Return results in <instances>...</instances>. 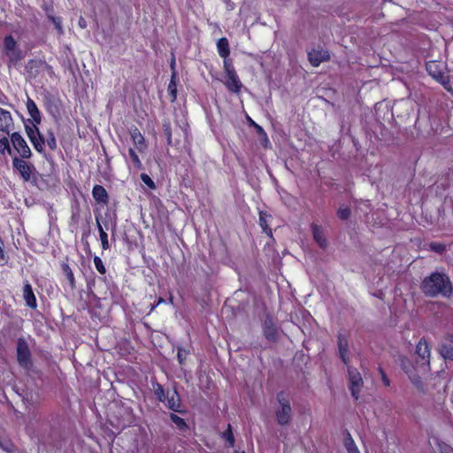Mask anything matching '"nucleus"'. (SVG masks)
Segmentation results:
<instances>
[{
	"mask_svg": "<svg viewBox=\"0 0 453 453\" xmlns=\"http://www.w3.org/2000/svg\"><path fill=\"white\" fill-rule=\"evenodd\" d=\"M223 1L226 4L229 10H233L234 8V3H232L231 0H223Z\"/></svg>",
	"mask_w": 453,
	"mask_h": 453,
	"instance_id": "09e8293b",
	"label": "nucleus"
},
{
	"mask_svg": "<svg viewBox=\"0 0 453 453\" xmlns=\"http://www.w3.org/2000/svg\"><path fill=\"white\" fill-rule=\"evenodd\" d=\"M441 354L445 359L453 360V347L450 345L443 344L441 348Z\"/></svg>",
	"mask_w": 453,
	"mask_h": 453,
	"instance_id": "4c0bfd02",
	"label": "nucleus"
},
{
	"mask_svg": "<svg viewBox=\"0 0 453 453\" xmlns=\"http://www.w3.org/2000/svg\"><path fill=\"white\" fill-rule=\"evenodd\" d=\"M43 102L45 110L50 115L56 117L60 114L61 100L58 96L48 93L45 95Z\"/></svg>",
	"mask_w": 453,
	"mask_h": 453,
	"instance_id": "9b49d317",
	"label": "nucleus"
},
{
	"mask_svg": "<svg viewBox=\"0 0 453 453\" xmlns=\"http://www.w3.org/2000/svg\"><path fill=\"white\" fill-rule=\"evenodd\" d=\"M17 362L27 372L33 371L34 362L28 343L23 337L17 340Z\"/></svg>",
	"mask_w": 453,
	"mask_h": 453,
	"instance_id": "7ed1b4c3",
	"label": "nucleus"
},
{
	"mask_svg": "<svg viewBox=\"0 0 453 453\" xmlns=\"http://www.w3.org/2000/svg\"><path fill=\"white\" fill-rule=\"evenodd\" d=\"M180 129L183 130L185 135L187 136L188 135V124L187 122L183 123L182 125L180 126Z\"/></svg>",
	"mask_w": 453,
	"mask_h": 453,
	"instance_id": "de8ad7c7",
	"label": "nucleus"
},
{
	"mask_svg": "<svg viewBox=\"0 0 453 453\" xmlns=\"http://www.w3.org/2000/svg\"><path fill=\"white\" fill-rule=\"evenodd\" d=\"M337 346L339 349V356L344 365H348L349 358V339L348 335L342 333H339L337 335Z\"/></svg>",
	"mask_w": 453,
	"mask_h": 453,
	"instance_id": "ddd939ff",
	"label": "nucleus"
},
{
	"mask_svg": "<svg viewBox=\"0 0 453 453\" xmlns=\"http://www.w3.org/2000/svg\"><path fill=\"white\" fill-rule=\"evenodd\" d=\"M96 226H97V229H98V232H99V239H100V242H101V247L104 250H109L110 249V243H109V239H108V234L106 233V231L104 229L102 224L100 223V220H99V217H96Z\"/></svg>",
	"mask_w": 453,
	"mask_h": 453,
	"instance_id": "5701e85b",
	"label": "nucleus"
},
{
	"mask_svg": "<svg viewBox=\"0 0 453 453\" xmlns=\"http://www.w3.org/2000/svg\"><path fill=\"white\" fill-rule=\"evenodd\" d=\"M4 52L7 56L10 65H16L21 61L25 55L19 48L17 41L12 35L4 38Z\"/></svg>",
	"mask_w": 453,
	"mask_h": 453,
	"instance_id": "39448f33",
	"label": "nucleus"
},
{
	"mask_svg": "<svg viewBox=\"0 0 453 453\" xmlns=\"http://www.w3.org/2000/svg\"><path fill=\"white\" fill-rule=\"evenodd\" d=\"M165 299H164L163 297H159V298L157 299V305H158V304H160V303H165Z\"/></svg>",
	"mask_w": 453,
	"mask_h": 453,
	"instance_id": "6e6d98bb",
	"label": "nucleus"
},
{
	"mask_svg": "<svg viewBox=\"0 0 453 453\" xmlns=\"http://www.w3.org/2000/svg\"><path fill=\"white\" fill-rule=\"evenodd\" d=\"M379 372L380 373L381 375V380H382V382L384 384L385 387H389L390 386V380L388 379V377L387 376L385 371L383 370L382 367H379Z\"/></svg>",
	"mask_w": 453,
	"mask_h": 453,
	"instance_id": "a18cd8bd",
	"label": "nucleus"
},
{
	"mask_svg": "<svg viewBox=\"0 0 453 453\" xmlns=\"http://www.w3.org/2000/svg\"><path fill=\"white\" fill-rule=\"evenodd\" d=\"M78 220H79V215L76 214V213H73L72 217H71V221L74 224L78 223Z\"/></svg>",
	"mask_w": 453,
	"mask_h": 453,
	"instance_id": "8fccbe9b",
	"label": "nucleus"
},
{
	"mask_svg": "<svg viewBox=\"0 0 453 453\" xmlns=\"http://www.w3.org/2000/svg\"><path fill=\"white\" fill-rule=\"evenodd\" d=\"M48 19L50 20H51V22L54 24L55 28L58 31V35H63L64 34V29H63V27H62V19L60 17H54L52 15H49Z\"/></svg>",
	"mask_w": 453,
	"mask_h": 453,
	"instance_id": "c9c22d12",
	"label": "nucleus"
},
{
	"mask_svg": "<svg viewBox=\"0 0 453 453\" xmlns=\"http://www.w3.org/2000/svg\"><path fill=\"white\" fill-rule=\"evenodd\" d=\"M22 296L27 306L35 310L37 308V301L31 284L27 280L23 286Z\"/></svg>",
	"mask_w": 453,
	"mask_h": 453,
	"instance_id": "dca6fc26",
	"label": "nucleus"
},
{
	"mask_svg": "<svg viewBox=\"0 0 453 453\" xmlns=\"http://www.w3.org/2000/svg\"><path fill=\"white\" fill-rule=\"evenodd\" d=\"M26 106H27V112H28L29 116L31 117L33 122H35V124H40L42 122L41 112H40L36 104L35 103V101L32 98H30L29 96H27V99L26 102Z\"/></svg>",
	"mask_w": 453,
	"mask_h": 453,
	"instance_id": "aec40b11",
	"label": "nucleus"
},
{
	"mask_svg": "<svg viewBox=\"0 0 453 453\" xmlns=\"http://www.w3.org/2000/svg\"><path fill=\"white\" fill-rule=\"evenodd\" d=\"M223 437L230 447L234 445V437L230 425H228L227 429L223 433Z\"/></svg>",
	"mask_w": 453,
	"mask_h": 453,
	"instance_id": "a19ab883",
	"label": "nucleus"
},
{
	"mask_svg": "<svg viewBox=\"0 0 453 453\" xmlns=\"http://www.w3.org/2000/svg\"><path fill=\"white\" fill-rule=\"evenodd\" d=\"M5 152H7L9 155H12V149L9 140L7 137H3L0 139V155H4Z\"/></svg>",
	"mask_w": 453,
	"mask_h": 453,
	"instance_id": "72a5a7b5",
	"label": "nucleus"
},
{
	"mask_svg": "<svg viewBox=\"0 0 453 453\" xmlns=\"http://www.w3.org/2000/svg\"><path fill=\"white\" fill-rule=\"evenodd\" d=\"M263 334L266 340L274 342L278 340V328L272 318L267 317L263 324Z\"/></svg>",
	"mask_w": 453,
	"mask_h": 453,
	"instance_id": "4468645a",
	"label": "nucleus"
},
{
	"mask_svg": "<svg viewBox=\"0 0 453 453\" xmlns=\"http://www.w3.org/2000/svg\"><path fill=\"white\" fill-rule=\"evenodd\" d=\"M11 142L19 158H31L32 151L25 139L18 132L11 134Z\"/></svg>",
	"mask_w": 453,
	"mask_h": 453,
	"instance_id": "6e6552de",
	"label": "nucleus"
},
{
	"mask_svg": "<svg viewBox=\"0 0 453 453\" xmlns=\"http://www.w3.org/2000/svg\"><path fill=\"white\" fill-rule=\"evenodd\" d=\"M271 218V215L265 211H259V225L263 231L266 233L268 235H272V230L268 225V219Z\"/></svg>",
	"mask_w": 453,
	"mask_h": 453,
	"instance_id": "c756f323",
	"label": "nucleus"
},
{
	"mask_svg": "<svg viewBox=\"0 0 453 453\" xmlns=\"http://www.w3.org/2000/svg\"><path fill=\"white\" fill-rule=\"evenodd\" d=\"M4 259V249L0 246V260H3Z\"/></svg>",
	"mask_w": 453,
	"mask_h": 453,
	"instance_id": "5fc2aeb1",
	"label": "nucleus"
},
{
	"mask_svg": "<svg viewBox=\"0 0 453 453\" xmlns=\"http://www.w3.org/2000/svg\"><path fill=\"white\" fill-rule=\"evenodd\" d=\"M167 400V407L178 413H185L186 411L182 409L180 397L179 395L178 391L174 388L173 392L170 394L168 392L167 397H165Z\"/></svg>",
	"mask_w": 453,
	"mask_h": 453,
	"instance_id": "2eb2a0df",
	"label": "nucleus"
},
{
	"mask_svg": "<svg viewBox=\"0 0 453 453\" xmlns=\"http://www.w3.org/2000/svg\"><path fill=\"white\" fill-rule=\"evenodd\" d=\"M186 356H187L186 350L183 348L179 347L177 349V359H178V362L180 365L184 364V362L186 360Z\"/></svg>",
	"mask_w": 453,
	"mask_h": 453,
	"instance_id": "c03bdc74",
	"label": "nucleus"
},
{
	"mask_svg": "<svg viewBox=\"0 0 453 453\" xmlns=\"http://www.w3.org/2000/svg\"><path fill=\"white\" fill-rule=\"evenodd\" d=\"M416 353L422 360L426 362V364L429 365L430 363V348L426 341L422 338L416 347Z\"/></svg>",
	"mask_w": 453,
	"mask_h": 453,
	"instance_id": "412c9836",
	"label": "nucleus"
},
{
	"mask_svg": "<svg viewBox=\"0 0 453 453\" xmlns=\"http://www.w3.org/2000/svg\"><path fill=\"white\" fill-rule=\"evenodd\" d=\"M426 69L430 76H432L435 81L440 82L444 88L450 91L451 88L449 85V79L443 73L441 65L437 61H428L426 64Z\"/></svg>",
	"mask_w": 453,
	"mask_h": 453,
	"instance_id": "423d86ee",
	"label": "nucleus"
},
{
	"mask_svg": "<svg viewBox=\"0 0 453 453\" xmlns=\"http://www.w3.org/2000/svg\"><path fill=\"white\" fill-rule=\"evenodd\" d=\"M345 447L349 453H360L351 435L349 433L348 438L345 440Z\"/></svg>",
	"mask_w": 453,
	"mask_h": 453,
	"instance_id": "f704fd0d",
	"label": "nucleus"
},
{
	"mask_svg": "<svg viewBox=\"0 0 453 453\" xmlns=\"http://www.w3.org/2000/svg\"><path fill=\"white\" fill-rule=\"evenodd\" d=\"M37 125L35 122L32 127L26 125V133L35 150L39 153H42L44 151L45 140L44 136L40 133Z\"/></svg>",
	"mask_w": 453,
	"mask_h": 453,
	"instance_id": "0eeeda50",
	"label": "nucleus"
},
{
	"mask_svg": "<svg viewBox=\"0 0 453 453\" xmlns=\"http://www.w3.org/2000/svg\"><path fill=\"white\" fill-rule=\"evenodd\" d=\"M351 211L349 207H340L337 211V216L342 220H347L349 219Z\"/></svg>",
	"mask_w": 453,
	"mask_h": 453,
	"instance_id": "79ce46f5",
	"label": "nucleus"
},
{
	"mask_svg": "<svg viewBox=\"0 0 453 453\" xmlns=\"http://www.w3.org/2000/svg\"><path fill=\"white\" fill-rule=\"evenodd\" d=\"M128 158L129 161L132 163V167L134 169L139 171L143 168L142 163L134 149H128Z\"/></svg>",
	"mask_w": 453,
	"mask_h": 453,
	"instance_id": "bb28decb",
	"label": "nucleus"
},
{
	"mask_svg": "<svg viewBox=\"0 0 453 453\" xmlns=\"http://www.w3.org/2000/svg\"><path fill=\"white\" fill-rule=\"evenodd\" d=\"M162 128L164 134L166 138L167 145L173 144V138H172V126L169 119H165L162 124Z\"/></svg>",
	"mask_w": 453,
	"mask_h": 453,
	"instance_id": "7c9ffc66",
	"label": "nucleus"
},
{
	"mask_svg": "<svg viewBox=\"0 0 453 453\" xmlns=\"http://www.w3.org/2000/svg\"><path fill=\"white\" fill-rule=\"evenodd\" d=\"M217 50L219 57L226 58L230 55V48L228 40L226 37L219 39L217 42Z\"/></svg>",
	"mask_w": 453,
	"mask_h": 453,
	"instance_id": "393cba45",
	"label": "nucleus"
},
{
	"mask_svg": "<svg viewBox=\"0 0 453 453\" xmlns=\"http://www.w3.org/2000/svg\"><path fill=\"white\" fill-rule=\"evenodd\" d=\"M277 401L280 403V408L275 411L277 422L280 426H286L290 422L292 408L287 395L280 391L277 394Z\"/></svg>",
	"mask_w": 453,
	"mask_h": 453,
	"instance_id": "20e7f679",
	"label": "nucleus"
},
{
	"mask_svg": "<svg viewBox=\"0 0 453 453\" xmlns=\"http://www.w3.org/2000/svg\"><path fill=\"white\" fill-rule=\"evenodd\" d=\"M308 59L312 66L317 67L321 63L330 60V53L326 50L312 49L308 51Z\"/></svg>",
	"mask_w": 453,
	"mask_h": 453,
	"instance_id": "9d476101",
	"label": "nucleus"
},
{
	"mask_svg": "<svg viewBox=\"0 0 453 453\" xmlns=\"http://www.w3.org/2000/svg\"><path fill=\"white\" fill-rule=\"evenodd\" d=\"M92 196L97 203L108 205L110 197L107 190L102 185H95L92 189Z\"/></svg>",
	"mask_w": 453,
	"mask_h": 453,
	"instance_id": "f3484780",
	"label": "nucleus"
},
{
	"mask_svg": "<svg viewBox=\"0 0 453 453\" xmlns=\"http://www.w3.org/2000/svg\"><path fill=\"white\" fill-rule=\"evenodd\" d=\"M348 374L351 395L354 397L355 400H357L359 397V392L363 386V379L357 369L353 367L348 368Z\"/></svg>",
	"mask_w": 453,
	"mask_h": 453,
	"instance_id": "1a4fd4ad",
	"label": "nucleus"
},
{
	"mask_svg": "<svg viewBox=\"0 0 453 453\" xmlns=\"http://www.w3.org/2000/svg\"><path fill=\"white\" fill-rule=\"evenodd\" d=\"M12 126L13 120L11 112L0 107V131L9 134Z\"/></svg>",
	"mask_w": 453,
	"mask_h": 453,
	"instance_id": "a211bd4d",
	"label": "nucleus"
},
{
	"mask_svg": "<svg viewBox=\"0 0 453 453\" xmlns=\"http://www.w3.org/2000/svg\"><path fill=\"white\" fill-rule=\"evenodd\" d=\"M45 144L48 145V147L50 149V150L54 151L58 148L57 140L54 134V132L52 130H49L47 132V136L44 138Z\"/></svg>",
	"mask_w": 453,
	"mask_h": 453,
	"instance_id": "2f4dec72",
	"label": "nucleus"
},
{
	"mask_svg": "<svg viewBox=\"0 0 453 453\" xmlns=\"http://www.w3.org/2000/svg\"><path fill=\"white\" fill-rule=\"evenodd\" d=\"M226 81L225 82V86L227 90L234 94H239L242 88V83L240 81L237 73L226 74Z\"/></svg>",
	"mask_w": 453,
	"mask_h": 453,
	"instance_id": "6ab92c4d",
	"label": "nucleus"
},
{
	"mask_svg": "<svg viewBox=\"0 0 453 453\" xmlns=\"http://www.w3.org/2000/svg\"><path fill=\"white\" fill-rule=\"evenodd\" d=\"M171 68H172L173 72H175V58H172Z\"/></svg>",
	"mask_w": 453,
	"mask_h": 453,
	"instance_id": "864d4df0",
	"label": "nucleus"
},
{
	"mask_svg": "<svg viewBox=\"0 0 453 453\" xmlns=\"http://www.w3.org/2000/svg\"><path fill=\"white\" fill-rule=\"evenodd\" d=\"M421 290L426 296L435 297L441 296L450 297L453 287L448 275L441 273H433L421 282Z\"/></svg>",
	"mask_w": 453,
	"mask_h": 453,
	"instance_id": "f257e3e1",
	"label": "nucleus"
},
{
	"mask_svg": "<svg viewBox=\"0 0 453 453\" xmlns=\"http://www.w3.org/2000/svg\"><path fill=\"white\" fill-rule=\"evenodd\" d=\"M429 250L438 254H442L446 250V245L443 243L432 242L429 243Z\"/></svg>",
	"mask_w": 453,
	"mask_h": 453,
	"instance_id": "58836bf2",
	"label": "nucleus"
},
{
	"mask_svg": "<svg viewBox=\"0 0 453 453\" xmlns=\"http://www.w3.org/2000/svg\"><path fill=\"white\" fill-rule=\"evenodd\" d=\"M129 134H130L131 140H132L133 143L134 144L138 152L144 153L145 150H147L148 146H147L146 140H145L144 136L142 134V133L140 132L139 128L135 126H133L129 129Z\"/></svg>",
	"mask_w": 453,
	"mask_h": 453,
	"instance_id": "f8f14e48",
	"label": "nucleus"
},
{
	"mask_svg": "<svg viewBox=\"0 0 453 453\" xmlns=\"http://www.w3.org/2000/svg\"><path fill=\"white\" fill-rule=\"evenodd\" d=\"M141 180L149 188L156 189V184L154 180L147 173H142Z\"/></svg>",
	"mask_w": 453,
	"mask_h": 453,
	"instance_id": "37998d69",
	"label": "nucleus"
},
{
	"mask_svg": "<svg viewBox=\"0 0 453 453\" xmlns=\"http://www.w3.org/2000/svg\"><path fill=\"white\" fill-rule=\"evenodd\" d=\"M93 262H94V265H95V267H96V271L101 275H104L106 273V268H105V266L104 265L103 260L98 256H95L94 258H93Z\"/></svg>",
	"mask_w": 453,
	"mask_h": 453,
	"instance_id": "e433bc0d",
	"label": "nucleus"
},
{
	"mask_svg": "<svg viewBox=\"0 0 453 453\" xmlns=\"http://www.w3.org/2000/svg\"><path fill=\"white\" fill-rule=\"evenodd\" d=\"M61 270L69 283L70 288L73 290L76 288V282L72 268L67 263H62Z\"/></svg>",
	"mask_w": 453,
	"mask_h": 453,
	"instance_id": "b1692460",
	"label": "nucleus"
},
{
	"mask_svg": "<svg viewBox=\"0 0 453 453\" xmlns=\"http://www.w3.org/2000/svg\"><path fill=\"white\" fill-rule=\"evenodd\" d=\"M170 419L173 423L175 424L177 429L180 432H186L188 430V426L184 418L179 417L175 413L170 414Z\"/></svg>",
	"mask_w": 453,
	"mask_h": 453,
	"instance_id": "c85d7f7f",
	"label": "nucleus"
},
{
	"mask_svg": "<svg viewBox=\"0 0 453 453\" xmlns=\"http://www.w3.org/2000/svg\"><path fill=\"white\" fill-rule=\"evenodd\" d=\"M104 226L106 228H108V221H104Z\"/></svg>",
	"mask_w": 453,
	"mask_h": 453,
	"instance_id": "13d9d810",
	"label": "nucleus"
},
{
	"mask_svg": "<svg viewBox=\"0 0 453 453\" xmlns=\"http://www.w3.org/2000/svg\"><path fill=\"white\" fill-rule=\"evenodd\" d=\"M30 64H33V63H36L38 66H42L45 71L48 73L49 75H53L54 74V70H53V67L49 65L45 60H30L29 62Z\"/></svg>",
	"mask_w": 453,
	"mask_h": 453,
	"instance_id": "ea45409f",
	"label": "nucleus"
},
{
	"mask_svg": "<svg viewBox=\"0 0 453 453\" xmlns=\"http://www.w3.org/2000/svg\"><path fill=\"white\" fill-rule=\"evenodd\" d=\"M79 25H80V27H82V28H85V27H86V22H85V20H84L82 18H81V19H80V20H79Z\"/></svg>",
	"mask_w": 453,
	"mask_h": 453,
	"instance_id": "3c124183",
	"label": "nucleus"
},
{
	"mask_svg": "<svg viewBox=\"0 0 453 453\" xmlns=\"http://www.w3.org/2000/svg\"><path fill=\"white\" fill-rule=\"evenodd\" d=\"M223 69L225 74L236 73L232 58H229L228 57L226 58H223Z\"/></svg>",
	"mask_w": 453,
	"mask_h": 453,
	"instance_id": "473e14b6",
	"label": "nucleus"
},
{
	"mask_svg": "<svg viewBox=\"0 0 453 453\" xmlns=\"http://www.w3.org/2000/svg\"><path fill=\"white\" fill-rule=\"evenodd\" d=\"M252 124L256 127L257 132L258 134H265V130L263 129L262 127H260L259 125L256 124L254 121H252Z\"/></svg>",
	"mask_w": 453,
	"mask_h": 453,
	"instance_id": "49530a36",
	"label": "nucleus"
},
{
	"mask_svg": "<svg viewBox=\"0 0 453 453\" xmlns=\"http://www.w3.org/2000/svg\"><path fill=\"white\" fill-rule=\"evenodd\" d=\"M115 235H116V226L114 225V226H113V227H112V229H111V239H112L113 241H115V239H116V238H115Z\"/></svg>",
	"mask_w": 453,
	"mask_h": 453,
	"instance_id": "603ef678",
	"label": "nucleus"
},
{
	"mask_svg": "<svg viewBox=\"0 0 453 453\" xmlns=\"http://www.w3.org/2000/svg\"><path fill=\"white\" fill-rule=\"evenodd\" d=\"M150 382L156 398L157 401L164 403L166 397L164 387L159 382H157L156 378H151Z\"/></svg>",
	"mask_w": 453,
	"mask_h": 453,
	"instance_id": "a878e982",
	"label": "nucleus"
},
{
	"mask_svg": "<svg viewBox=\"0 0 453 453\" xmlns=\"http://www.w3.org/2000/svg\"><path fill=\"white\" fill-rule=\"evenodd\" d=\"M311 227L315 242L319 245V247L326 248L327 246V241L321 226L312 224Z\"/></svg>",
	"mask_w": 453,
	"mask_h": 453,
	"instance_id": "4be33fe9",
	"label": "nucleus"
},
{
	"mask_svg": "<svg viewBox=\"0 0 453 453\" xmlns=\"http://www.w3.org/2000/svg\"><path fill=\"white\" fill-rule=\"evenodd\" d=\"M176 73L173 72L170 82L167 87V92L171 96V101L174 102L177 98V81H176Z\"/></svg>",
	"mask_w": 453,
	"mask_h": 453,
	"instance_id": "cd10ccee",
	"label": "nucleus"
},
{
	"mask_svg": "<svg viewBox=\"0 0 453 453\" xmlns=\"http://www.w3.org/2000/svg\"><path fill=\"white\" fill-rule=\"evenodd\" d=\"M447 339L449 340V342L453 343V334H449Z\"/></svg>",
	"mask_w": 453,
	"mask_h": 453,
	"instance_id": "4d7b16f0",
	"label": "nucleus"
},
{
	"mask_svg": "<svg viewBox=\"0 0 453 453\" xmlns=\"http://www.w3.org/2000/svg\"><path fill=\"white\" fill-rule=\"evenodd\" d=\"M27 158H19L15 156L12 158V167L16 170L23 182H31L36 185L41 174L37 172L35 165L27 161Z\"/></svg>",
	"mask_w": 453,
	"mask_h": 453,
	"instance_id": "f03ea898",
	"label": "nucleus"
}]
</instances>
